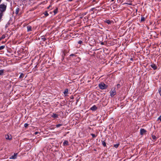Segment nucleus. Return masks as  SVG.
Segmentation results:
<instances>
[{
    "instance_id": "nucleus-34",
    "label": "nucleus",
    "mask_w": 161,
    "mask_h": 161,
    "mask_svg": "<svg viewBox=\"0 0 161 161\" xmlns=\"http://www.w3.org/2000/svg\"><path fill=\"white\" fill-rule=\"evenodd\" d=\"M79 44H81L82 43V42L81 41H80L78 42Z\"/></svg>"
},
{
    "instance_id": "nucleus-29",
    "label": "nucleus",
    "mask_w": 161,
    "mask_h": 161,
    "mask_svg": "<svg viewBox=\"0 0 161 161\" xmlns=\"http://www.w3.org/2000/svg\"><path fill=\"white\" fill-rule=\"evenodd\" d=\"M119 144H116L114 145V147L115 148H117L119 146Z\"/></svg>"
},
{
    "instance_id": "nucleus-20",
    "label": "nucleus",
    "mask_w": 161,
    "mask_h": 161,
    "mask_svg": "<svg viewBox=\"0 0 161 161\" xmlns=\"http://www.w3.org/2000/svg\"><path fill=\"white\" fill-rule=\"evenodd\" d=\"M19 9L18 7H17L16 8V14H17L19 12Z\"/></svg>"
},
{
    "instance_id": "nucleus-1",
    "label": "nucleus",
    "mask_w": 161,
    "mask_h": 161,
    "mask_svg": "<svg viewBox=\"0 0 161 161\" xmlns=\"http://www.w3.org/2000/svg\"><path fill=\"white\" fill-rule=\"evenodd\" d=\"M7 7L6 5L2 3L0 5V13L2 14L5 12L6 10Z\"/></svg>"
},
{
    "instance_id": "nucleus-19",
    "label": "nucleus",
    "mask_w": 161,
    "mask_h": 161,
    "mask_svg": "<svg viewBox=\"0 0 161 161\" xmlns=\"http://www.w3.org/2000/svg\"><path fill=\"white\" fill-rule=\"evenodd\" d=\"M64 145H68V142L67 141H65L63 142Z\"/></svg>"
},
{
    "instance_id": "nucleus-40",
    "label": "nucleus",
    "mask_w": 161,
    "mask_h": 161,
    "mask_svg": "<svg viewBox=\"0 0 161 161\" xmlns=\"http://www.w3.org/2000/svg\"><path fill=\"white\" fill-rule=\"evenodd\" d=\"M50 7V6H49L48 7V8L49 9V7Z\"/></svg>"
},
{
    "instance_id": "nucleus-21",
    "label": "nucleus",
    "mask_w": 161,
    "mask_h": 161,
    "mask_svg": "<svg viewBox=\"0 0 161 161\" xmlns=\"http://www.w3.org/2000/svg\"><path fill=\"white\" fill-rule=\"evenodd\" d=\"M41 40H42L43 41H45L46 40V38L44 36H42L41 37Z\"/></svg>"
},
{
    "instance_id": "nucleus-17",
    "label": "nucleus",
    "mask_w": 161,
    "mask_h": 161,
    "mask_svg": "<svg viewBox=\"0 0 161 161\" xmlns=\"http://www.w3.org/2000/svg\"><path fill=\"white\" fill-rule=\"evenodd\" d=\"M24 74L23 73H22L20 74V75L19 76V78L20 79H22L24 77Z\"/></svg>"
},
{
    "instance_id": "nucleus-28",
    "label": "nucleus",
    "mask_w": 161,
    "mask_h": 161,
    "mask_svg": "<svg viewBox=\"0 0 161 161\" xmlns=\"http://www.w3.org/2000/svg\"><path fill=\"white\" fill-rule=\"evenodd\" d=\"M158 91L160 95L161 96V88H159Z\"/></svg>"
},
{
    "instance_id": "nucleus-42",
    "label": "nucleus",
    "mask_w": 161,
    "mask_h": 161,
    "mask_svg": "<svg viewBox=\"0 0 161 161\" xmlns=\"http://www.w3.org/2000/svg\"><path fill=\"white\" fill-rule=\"evenodd\" d=\"M86 13H85L84 15H86Z\"/></svg>"
},
{
    "instance_id": "nucleus-43",
    "label": "nucleus",
    "mask_w": 161,
    "mask_h": 161,
    "mask_svg": "<svg viewBox=\"0 0 161 161\" xmlns=\"http://www.w3.org/2000/svg\"><path fill=\"white\" fill-rule=\"evenodd\" d=\"M93 8H92V10H93Z\"/></svg>"
},
{
    "instance_id": "nucleus-5",
    "label": "nucleus",
    "mask_w": 161,
    "mask_h": 161,
    "mask_svg": "<svg viewBox=\"0 0 161 161\" xmlns=\"http://www.w3.org/2000/svg\"><path fill=\"white\" fill-rule=\"evenodd\" d=\"M27 31L28 32L32 31H33V28H32V27L30 25H28L27 26Z\"/></svg>"
},
{
    "instance_id": "nucleus-41",
    "label": "nucleus",
    "mask_w": 161,
    "mask_h": 161,
    "mask_svg": "<svg viewBox=\"0 0 161 161\" xmlns=\"http://www.w3.org/2000/svg\"><path fill=\"white\" fill-rule=\"evenodd\" d=\"M1 1H2V0H0V3H1Z\"/></svg>"
},
{
    "instance_id": "nucleus-31",
    "label": "nucleus",
    "mask_w": 161,
    "mask_h": 161,
    "mask_svg": "<svg viewBox=\"0 0 161 161\" xmlns=\"http://www.w3.org/2000/svg\"><path fill=\"white\" fill-rule=\"evenodd\" d=\"M28 125V124L27 123H25L24 124V127L26 128Z\"/></svg>"
},
{
    "instance_id": "nucleus-16",
    "label": "nucleus",
    "mask_w": 161,
    "mask_h": 161,
    "mask_svg": "<svg viewBox=\"0 0 161 161\" xmlns=\"http://www.w3.org/2000/svg\"><path fill=\"white\" fill-rule=\"evenodd\" d=\"M80 60V58L79 57H77L75 59V61L77 62H79Z\"/></svg>"
},
{
    "instance_id": "nucleus-4",
    "label": "nucleus",
    "mask_w": 161,
    "mask_h": 161,
    "mask_svg": "<svg viewBox=\"0 0 161 161\" xmlns=\"http://www.w3.org/2000/svg\"><path fill=\"white\" fill-rule=\"evenodd\" d=\"M5 137L7 140H11L12 139L11 136L9 134H8L5 135Z\"/></svg>"
},
{
    "instance_id": "nucleus-36",
    "label": "nucleus",
    "mask_w": 161,
    "mask_h": 161,
    "mask_svg": "<svg viewBox=\"0 0 161 161\" xmlns=\"http://www.w3.org/2000/svg\"><path fill=\"white\" fill-rule=\"evenodd\" d=\"M120 85L119 84H118L117 85V87H120Z\"/></svg>"
},
{
    "instance_id": "nucleus-12",
    "label": "nucleus",
    "mask_w": 161,
    "mask_h": 161,
    "mask_svg": "<svg viewBox=\"0 0 161 161\" xmlns=\"http://www.w3.org/2000/svg\"><path fill=\"white\" fill-rule=\"evenodd\" d=\"M68 90L67 89H66L64 91V94L66 96L67 95L68 93Z\"/></svg>"
},
{
    "instance_id": "nucleus-25",
    "label": "nucleus",
    "mask_w": 161,
    "mask_h": 161,
    "mask_svg": "<svg viewBox=\"0 0 161 161\" xmlns=\"http://www.w3.org/2000/svg\"><path fill=\"white\" fill-rule=\"evenodd\" d=\"M44 14L45 16H48L49 15V14L47 13V12L46 11H45L44 12Z\"/></svg>"
},
{
    "instance_id": "nucleus-7",
    "label": "nucleus",
    "mask_w": 161,
    "mask_h": 161,
    "mask_svg": "<svg viewBox=\"0 0 161 161\" xmlns=\"http://www.w3.org/2000/svg\"><path fill=\"white\" fill-rule=\"evenodd\" d=\"M146 132V130L143 129H141L140 130V134L141 135H143Z\"/></svg>"
},
{
    "instance_id": "nucleus-11",
    "label": "nucleus",
    "mask_w": 161,
    "mask_h": 161,
    "mask_svg": "<svg viewBox=\"0 0 161 161\" xmlns=\"http://www.w3.org/2000/svg\"><path fill=\"white\" fill-rule=\"evenodd\" d=\"M151 67L154 69H155L157 68V67L155 64H153L151 65Z\"/></svg>"
},
{
    "instance_id": "nucleus-23",
    "label": "nucleus",
    "mask_w": 161,
    "mask_h": 161,
    "mask_svg": "<svg viewBox=\"0 0 161 161\" xmlns=\"http://www.w3.org/2000/svg\"><path fill=\"white\" fill-rule=\"evenodd\" d=\"M5 37V36L4 35H3L0 38V40L4 39Z\"/></svg>"
},
{
    "instance_id": "nucleus-27",
    "label": "nucleus",
    "mask_w": 161,
    "mask_h": 161,
    "mask_svg": "<svg viewBox=\"0 0 161 161\" xmlns=\"http://www.w3.org/2000/svg\"><path fill=\"white\" fill-rule=\"evenodd\" d=\"M62 125V124H58L56 125V127H58L60 126H61Z\"/></svg>"
},
{
    "instance_id": "nucleus-18",
    "label": "nucleus",
    "mask_w": 161,
    "mask_h": 161,
    "mask_svg": "<svg viewBox=\"0 0 161 161\" xmlns=\"http://www.w3.org/2000/svg\"><path fill=\"white\" fill-rule=\"evenodd\" d=\"M102 144L104 147H105L106 146V143L104 141L102 140Z\"/></svg>"
},
{
    "instance_id": "nucleus-24",
    "label": "nucleus",
    "mask_w": 161,
    "mask_h": 161,
    "mask_svg": "<svg viewBox=\"0 0 161 161\" xmlns=\"http://www.w3.org/2000/svg\"><path fill=\"white\" fill-rule=\"evenodd\" d=\"M5 47V46L3 45L0 47V51L3 49Z\"/></svg>"
},
{
    "instance_id": "nucleus-10",
    "label": "nucleus",
    "mask_w": 161,
    "mask_h": 161,
    "mask_svg": "<svg viewBox=\"0 0 161 161\" xmlns=\"http://www.w3.org/2000/svg\"><path fill=\"white\" fill-rule=\"evenodd\" d=\"M127 1L128 2H130L129 3H124L123 4H128V5H132V1H128V0H127Z\"/></svg>"
},
{
    "instance_id": "nucleus-9",
    "label": "nucleus",
    "mask_w": 161,
    "mask_h": 161,
    "mask_svg": "<svg viewBox=\"0 0 161 161\" xmlns=\"http://www.w3.org/2000/svg\"><path fill=\"white\" fill-rule=\"evenodd\" d=\"M146 18H145L142 15L141 16V19L140 21L142 22H144L145 21Z\"/></svg>"
},
{
    "instance_id": "nucleus-39",
    "label": "nucleus",
    "mask_w": 161,
    "mask_h": 161,
    "mask_svg": "<svg viewBox=\"0 0 161 161\" xmlns=\"http://www.w3.org/2000/svg\"><path fill=\"white\" fill-rule=\"evenodd\" d=\"M114 1V0H111V1L112 2H113Z\"/></svg>"
},
{
    "instance_id": "nucleus-22",
    "label": "nucleus",
    "mask_w": 161,
    "mask_h": 161,
    "mask_svg": "<svg viewBox=\"0 0 161 161\" xmlns=\"http://www.w3.org/2000/svg\"><path fill=\"white\" fill-rule=\"evenodd\" d=\"M58 8H56V9H55L54 11H53V12L54 14H57L58 12Z\"/></svg>"
},
{
    "instance_id": "nucleus-14",
    "label": "nucleus",
    "mask_w": 161,
    "mask_h": 161,
    "mask_svg": "<svg viewBox=\"0 0 161 161\" xmlns=\"http://www.w3.org/2000/svg\"><path fill=\"white\" fill-rule=\"evenodd\" d=\"M52 117L54 118H57L58 117V115L55 114H53Z\"/></svg>"
},
{
    "instance_id": "nucleus-44",
    "label": "nucleus",
    "mask_w": 161,
    "mask_h": 161,
    "mask_svg": "<svg viewBox=\"0 0 161 161\" xmlns=\"http://www.w3.org/2000/svg\"><path fill=\"white\" fill-rule=\"evenodd\" d=\"M130 59H131V60H132V58H131Z\"/></svg>"
},
{
    "instance_id": "nucleus-30",
    "label": "nucleus",
    "mask_w": 161,
    "mask_h": 161,
    "mask_svg": "<svg viewBox=\"0 0 161 161\" xmlns=\"http://www.w3.org/2000/svg\"><path fill=\"white\" fill-rule=\"evenodd\" d=\"M91 135L92 136V137L93 138H95L96 136L95 135L93 134H91Z\"/></svg>"
},
{
    "instance_id": "nucleus-6",
    "label": "nucleus",
    "mask_w": 161,
    "mask_h": 161,
    "mask_svg": "<svg viewBox=\"0 0 161 161\" xmlns=\"http://www.w3.org/2000/svg\"><path fill=\"white\" fill-rule=\"evenodd\" d=\"M18 153H15L14 154V155L11 156L10 158V159H15L17 158V156Z\"/></svg>"
},
{
    "instance_id": "nucleus-33",
    "label": "nucleus",
    "mask_w": 161,
    "mask_h": 161,
    "mask_svg": "<svg viewBox=\"0 0 161 161\" xmlns=\"http://www.w3.org/2000/svg\"><path fill=\"white\" fill-rule=\"evenodd\" d=\"M70 56H75V57H76V56L73 54H71Z\"/></svg>"
},
{
    "instance_id": "nucleus-37",
    "label": "nucleus",
    "mask_w": 161,
    "mask_h": 161,
    "mask_svg": "<svg viewBox=\"0 0 161 161\" xmlns=\"http://www.w3.org/2000/svg\"><path fill=\"white\" fill-rule=\"evenodd\" d=\"M38 133V132H35V134H37Z\"/></svg>"
},
{
    "instance_id": "nucleus-13",
    "label": "nucleus",
    "mask_w": 161,
    "mask_h": 161,
    "mask_svg": "<svg viewBox=\"0 0 161 161\" xmlns=\"http://www.w3.org/2000/svg\"><path fill=\"white\" fill-rule=\"evenodd\" d=\"M105 22L108 24H110L112 22V21L108 19H107L105 20Z\"/></svg>"
},
{
    "instance_id": "nucleus-15",
    "label": "nucleus",
    "mask_w": 161,
    "mask_h": 161,
    "mask_svg": "<svg viewBox=\"0 0 161 161\" xmlns=\"http://www.w3.org/2000/svg\"><path fill=\"white\" fill-rule=\"evenodd\" d=\"M4 70V69L0 70V75H3Z\"/></svg>"
},
{
    "instance_id": "nucleus-35",
    "label": "nucleus",
    "mask_w": 161,
    "mask_h": 161,
    "mask_svg": "<svg viewBox=\"0 0 161 161\" xmlns=\"http://www.w3.org/2000/svg\"><path fill=\"white\" fill-rule=\"evenodd\" d=\"M158 120H159L161 121V115L158 118Z\"/></svg>"
},
{
    "instance_id": "nucleus-32",
    "label": "nucleus",
    "mask_w": 161,
    "mask_h": 161,
    "mask_svg": "<svg viewBox=\"0 0 161 161\" xmlns=\"http://www.w3.org/2000/svg\"><path fill=\"white\" fill-rule=\"evenodd\" d=\"M65 55V54L64 53H62V57H63V59H62L63 60V59H64V56Z\"/></svg>"
},
{
    "instance_id": "nucleus-3",
    "label": "nucleus",
    "mask_w": 161,
    "mask_h": 161,
    "mask_svg": "<svg viewBox=\"0 0 161 161\" xmlns=\"http://www.w3.org/2000/svg\"><path fill=\"white\" fill-rule=\"evenodd\" d=\"M110 95L111 97H113L116 94V92L115 89L111 90L110 92Z\"/></svg>"
},
{
    "instance_id": "nucleus-26",
    "label": "nucleus",
    "mask_w": 161,
    "mask_h": 161,
    "mask_svg": "<svg viewBox=\"0 0 161 161\" xmlns=\"http://www.w3.org/2000/svg\"><path fill=\"white\" fill-rule=\"evenodd\" d=\"M152 138L154 140H156L157 138L156 136L154 135L152 136Z\"/></svg>"
},
{
    "instance_id": "nucleus-2",
    "label": "nucleus",
    "mask_w": 161,
    "mask_h": 161,
    "mask_svg": "<svg viewBox=\"0 0 161 161\" xmlns=\"http://www.w3.org/2000/svg\"><path fill=\"white\" fill-rule=\"evenodd\" d=\"M98 86L101 89H104L107 88L108 86L105 85L104 83L102 82L100 83Z\"/></svg>"
},
{
    "instance_id": "nucleus-8",
    "label": "nucleus",
    "mask_w": 161,
    "mask_h": 161,
    "mask_svg": "<svg viewBox=\"0 0 161 161\" xmlns=\"http://www.w3.org/2000/svg\"><path fill=\"white\" fill-rule=\"evenodd\" d=\"M97 109V108L95 105H94L91 108V109L92 111H95Z\"/></svg>"
},
{
    "instance_id": "nucleus-38",
    "label": "nucleus",
    "mask_w": 161,
    "mask_h": 161,
    "mask_svg": "<svg viewBox=\"0 0 161 161\" xmlns=\"http://www.w3.org/2000/svg\"><path fill=\"white\" fill-rule=\"evenodd\" d=\"M92 2H96V0H93Z\"/></svg>"
}]
</instances>
